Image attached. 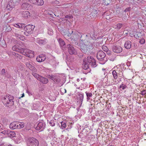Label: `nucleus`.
<instances>
[{
	"label": "nucleus",
	"mask_w": 146,
	"mask_h": 146,
	"mask_svg": "<svg viewBox=\"0 0 146 146\" xmlns=\"http://www.w3.org/2000/svg\"><path fill=\"white\" fill-rule=\"evenodd\" d=\"M80 49L81 50L86 54H90L93 51L94 46L91 42H88L86 44H81L80 46Z\"/></svg>",
	"instance_id": "obj_1"
},
{
	"label": "nucleus",
	"mask_w": 146,
	"mask_h": 146,
	"mask_svg": "<svg viewBox=\"0 0 146 146\" xmlns=\"http://www.w3.org/2000/svg\"><path fill=\"white\" fill-rule=\"evenodd\" d=\"M14 98L13 96L8 94L2 98V101L3 104L6 106L8 107L14 105Z\"/></svg>",
	"instance_id": "obj_2"
},
{
	"label": "nucleus",
	"mask_w": 146,
	"mask_h": 146,
	"mask_svg": "<svg viewBox=\"0 0 146 146\" xmlns=\"http://www.w3.org/2000/svg\"><path fill=\"white\" fill-rule=\"evenodd\" d=\"M28 146H38L39 142L38 140L35 138H29L27 140Z\"/></svg>",
	"instance_id": "obj_3"
},
{
	"label": "nucleus",
	"mask_w": 146,
	"mask_h": 146,
	"mask_svg": "<svg viewBox=\"0 0 146 146\" xmlns=\"http://www.w3.org/2000/svg\"><path fill=\"white\" fill-rule=\"evenodd\" d=\"M84 60L88 63L90 66L93 67H95L96 66L95 60L91 56H88L87 58H84Z\"/></svg>",
	"instance_id": "obj_4"
},
{
	"label": "nucleus",
	"mask_w": 146,
	"mask_h": 146,
	"mask_svg": "<svg viewBox=\"0 0 146 146\" xmlns=\"http://www.w3.org/2000/svg\"><path fill=\"white\" fill-rule=\"evenodd\" d=\"M35 27V25L31 24L28 25L25 27L24 30L26 31L24 33L25 35L28 36L29 35L31 34Z\"/></svg>",
	"instance_id": "obj_5"
},
{
	"label": "nucleus",
	"mask_w": 146,
	"mask_h": 146,
	"mask_svg": "<svg viewBox=\"0 0 146 146\" xmlns=\"http://www.w3.org/2000/svg\"><path fill=\"white\" fill-rule=\"evenodd\" d=\"M72 35V37H70V39L71 40H72L73 39L74 40H76L80 38V40L81 41L82 40L81 39V38L82 37V35H83V34L78 31H73V33Z\"/></svg>",
	"instance_id": "obj_6"
},
{
	"label": "nucleus",
	"mask_w": 146,
	"mask_h": 146,
	"mask_svg": "<svg viewBox=\"0 0 146 146\" xmlns=\"http://www.w3.org/2000/svg\"><path fill=\"white\" fill-rule=\"evenodd\" d=\"M68 50L69 53L71 55H76L77 54V51L72 45L68 44L67 46Z\"/></svg>",
	"instance_id": "obj_7"
},
{
	"label": "nucleus",
	"mask_w": 146,
	"mask_h": 146,
	"mask_svg": "<svg viewBox=\"0 0 146 146\" xmlns=\"http://www.w3.org/2000/svg\"><path fill=\"white\" fill-rule=\"evenodd\" d=\"M45 127V124L42 121L39 122L37 124L36 129L37 130H39V131H42Z\"/></svg>",
	"instance_id": "obj_8"
},
{
	"label": "nucleus",
	"mask_w": 146,
	"mask_h": 146,
	"mask_svg": "<svg viewBox=\"0 0 146 146\" xmlns=\"http://www.w3.org/2000/svg\"><path fill=\"white\" fill-rule=\"evenodd\" d=\"M96 56L98 60L102 61L103 60L106 56V54L102 50H100L97 52Z\"/></svg>",
	"instance_id": "obj_9"
},
{
	"label": "nucleus",
	"mask_w": 146,
	"mask_h": 146,
	"mask_svg": "<svg viewBox=\"0 0 146 146\" xmlns=\"http://www.w3.org/2000/svg\"><path fill=\"white\" fill-rule=\"evenodd\" d=\"M113 51L115 53H119L122 51L121 47L119 46H113L112 47Z\"/></svg>",
	"instance_id": "obj_10"
},
{
	"label": "nucleus",
	"mask_w": 146,
	"mask_h": 146,
	"mask_svg": "<svg viewBox=\"0 0 146 146\" xmlns=\"http://www.w3.org/2000/svg\"><path fill=\"white\" fill-rule=\"evenodd\" d=\"M25 65L29 69L32 71L33 72H36L37 70L29 62H27L25 63Z\"/></svg>",
	"instance_id": "obj_11"
},
{
	"label": "nucleus",
	"mask_w": 146,
	"mask_h": 146,
	"mask_svg": "<svg viewBox=\"0 0 146 146\" xmlns=\"http://www.w3.org/2000/svg\"><path fill=\"white\" fill-rule=\"evenodd\" d=\"M47 42V40L45 38L42 39L40 38H37L36 40V42L40 45H44L46 44Z\"/></svg>",
	"instance_id": "obj_12"
},
{
	"label": "nucleus",
	"mask_w": 146,
	"mask_h": 146,
	"mask_svg": "<svg viewBox=\"0 0 146 146\" xmlns=\"http://www.w3.org/2000/svg\"><path fill=\"white\" fill-rule=\"evenodd\" d=\"M58 41L61 48L64 50L66 47V45L63 40L59 38L58 39Z\"/></svg>",
	"instance_id": "obj_13"
},
{
	"label": "nucleus",
	"mask_w": 146,
	"mask_h": 146,
	"mask_svg": "<svg viewBox=\"0 0 146 146\" xmlns=\"http://www.w3.org/2000/svg\"><path fill=\"white\" fill-rule=\"evenodd\" d=\"M19 124L17 122H13L11 123L9 125V127L10 129H14L16 128H18Z\"/></svg>",
	"instance_id": "obj_14"
},
{
	"label": "nucleus",
	"mask_w": 146,
	"mask_h": 146,
	"mask_svg": "<svg viewBox=\"0 0 146 146\" xmlns=\"http://www.w3.org/2000/svg\"><path fill=\"white\" fill-rule=\"evenodd\" d=\"M46 58L45 56L43 54H41L37 57L36 60L38 62H41L44 61Z\"/></svg>",
	"instance_id": "obj_15"
},
{
	"label": "nucleus",
	"mask_w": 146,
	"mask_h": 146,
	"mask_svg": "<svg viewBox=\"0 0 146 146\" xmlns=\"http://www.w3.org/2000/svg\"><path fill=\"white\" fill-rule=\"evenodd\" d=\"M124 46L127 49H130L131 46V42L130 40L127 41L125 42Z\"/></svg>",
	"instance_id": "obj_16"
},
{
	"label": "nucleus",
	"mask_w": 146,
	"mask_h": 146,
	"mask_svg": "<svg viewBox=\"0 0 146 146\" xmlns=\"http://www.w3.org/2000/svg\"><path fill=\"white\" fill-rule=\"evenodd\" d=\"M3 30L7 32H10L11 31V29L9 25H5L3 26Z\"/></svg>",
	"instance_id": "obj_17"
},
{
	"label": "nucleus",
	"mask_w": 146,
	"mask_h": 146,
	"mask_svg": "<svg viewBox=\"0 0 146 146\" xmlns=\"http://www.w3.org/2000/svg\"><path fill=\"white\" fill-rule=\"evenodd\" d=\"M40 78L39 80L43 84H46L48 82V80L47 78L41 76L40 77Z\"/></svg>",
	"instance_id": "obj_18"
},
{
	"label": "nucleus",
	"mask_w": 146,
	"mask_h": 146,
	"mask_svg": "<svg viewBox=\"0 0 146 146\" xmlns=\"http://www.w3.org/2000/svg\"><path fill=\"white\" fill-rule=\"evenodd\" d=\"M20 49L19 52L25 56H29L28 54H26V49L22 48L21 47Z\"/></svg>",
	"instance_id": "obj_19"
},
{
	"label": "nucleus",
	"mask_w": 146,
	"mask_h": 146,
	"mask_svg": "<svg viewBox=\"0 0 146 146\" xmlns=\"http://www.w3.org/2000/svg\"><path fill=\"white\" fill-rule=\"evenodd\" d=\"M24 70V68L22 66L20 65L18 67H17L16 69L15 70V72L17 73H21V71H22Z\"/></svg>",
	"instance_id": "obj_20"
},
{
	"label": "nucleus",
	"mask_w": 146,
	"mask_h": 146,
	"mask_svg": "<svg viewBox=\"0 0 146 146\" xmlns=\"http://www.w3.org/2000/svg\"><path fill=\"white\" fill-rule=\"evenodd\" d=\"M117 71L118 76H119V77L122 78H124L123 73L121 68H119V69L117 70Z\"/></svg>",
	"instance_id": "obj_21"
},
{
	"label": "nucleus",
	"mask_w": 146,
	"mask_h": 146,
	"mask_svg": "<svg viewBox=\"0 0 146 146\" xmlns=\"http://www.w3.org/2000/svg\"><path fill=\"white\" fill-rule=\"evenodd\" d=\"M22 14L23 17L25 18H28L30 16V13L28 11H23Z\"/></svg>",
	"instance_id": "obj_22"
},
{
	"label": "nucleus",
	"mask_w": 146,
	"mask_h": 146,
	"mask_svg": "<svg viewBox=\"0 0 146 146\" xmlns=\"http://www.w3.org/2000/svg\"><path fill=\"white\" fill-rule=\"evenodd\" d=\"M23 9H26L27 8H30L31 5L28 3H23L21 5Z\"/></svg>",
	"instance_id": "obj_23"
},
{
	"label": "nucleus",
	"mask_w": 146,
	"mask_h": 146,
	"mask_svg": "<svg viewBox=\"0 0 146 146\" xmlns=\"http://www.w3.org/2000/svg\"><path fill=\"white\" fill-rule=\"evenodd\" d=\"M48 63L53 66H56L57 64L54 58L49 60Z\"/></svg>",
	"instance_id": "obj_24"
},
{
	"label": "nucleus",
	"mask_w": 146,
	"mask_h": 146,
	"mask_svg": "<svg viewBox=\"0 0 146 146\" xmlns=\"http://www.w3.org/2000/svg\"><path fill=\"white\" fill-rule=\"evenodd\" d=\"M83 63L82 68L86 70L89 68L90 65L84 60H83Z\"/></svg>",
	"instance_id": "obj_25"
},
{
	"label": "nucleus",
	"mask_w": 146,
	"mask_h": 146,
	"mask_svg": "<svg viewBox=\"0 0 146 146\" xmlns=\"http://www.w3.org/2000/svg\"><path fill=\"white\" fill-rule=\"evenodd\" d=\"M14 26L17 28H23L25 27V25L24 24L19 23L15 24Z\"/></svg>",
	"instance_id": "obj_26"
},
{
	"label": "nucleus",
	"mask_w": 146,
	"mask_h": 146,
	"mask_svg": "<svg viewBox=\"0 0 146 146\" xmlns=\"http://www.w3.org/2000/svg\"><path fill=\"white\" fill-rule=\"evenodd\" d=\"M15 133L13 131H9L8 136L10 137H13L15 136Z\"/></svg>",
	"instance_id": "obj_27"
},
{
	"label": "nucleus",
	"mask_w": 146,
	"mask_h": 146,
	"mask_svg": "<svg viewBox=\"0 0 146 146\" xmlns=\"http://www.w3.org/2000/svg\"><path fill=\"white\" fill-rule=\"evenodd\" d=\"M86 127L85 128L83 129V130L82 131V132H84V133L83 132V134H84V135H86L88 134V129H89V128L88 127V126L87 125H86Z\"/></svg>",
	"instance_id": "obj_28"
},
{
	"label": "nucleus",
	"mask_w": 146,
	"mask_h": 146,
	"mask_svg": "<svg viewBox=\"0 0 146 146\" xmlns=\"http://www.w3.org/2000/svg\"><path fill=\"white\" fill-rule=\"evenodd\" d=\"M20 48L18 45H16L13 47L12 49L13 51L19 52Z\"/></svg>",
	"instance_id": "obj_29"
},
{
	"label": "nucleus",
	"mask_w": 146,
	"mask_h": 146,
	"mask_svg": "<svg viewBox=\"0 0 146 146\" xmlns=\"http://www.w3.org/2000/svg\"><path fill=\"white\" fill-rule=\"evenodd\" d=\"M78 95V98L79 99L80 102V104H81L82 103L83 100L84 99L83 94H79Z\"/></svg>",
	"instance_id": "obj_30"
},
{
	"label": "nucleus",
	"mask_w": 146,
	"mask_h": 146,
	"mask_svg": "<svg viewBox=\"0 0 146 146\" xmlns=\"http://www.w3.org/2000/svg\"><path fill=\"white\" fill-rule=\"evenodd\" d=\"M36 2L35 3V4L38 5H42L44 3L43 0H36Z\"/></svg>",
	"instance_id": "obj_31"
},
{
	"label": "nucleus",
	"mask_w": 146,
	"mask_h": 146,
	"mask_svg": "<svg viewBox=\"0 0 146 146\" xmlns=\"http://www.w3.org/2000/svg\"><path fill=\"white\" fill-rule=\"evenodd\" d=\"M112 73L114 79H115L116 80L118 77L117 70H113L112 71Z\"/></svg>",
	"instance_id": "obj_32"
},
{
	"label": "nucleus",
	"mask_w": 146,
	"mask_h": 146,
	"mask_svg": "<svg viewBox=\"0 0 146 146\" xmlns=\"http://www.w3.org/2000/svg\"><path fill=\"white\" fill-rule=\"evenodd\" d=\"M123 24L122 23H118L115 26V29H117L118 30H119L123 27Z\"/></svg>",
	"instance_id": "obj_33"
},
{
	"label": "nucleus",
	"mask_w": 146,
	"mask_h": 146,
	"mask_svg": "<svg viewBox=\"0 0 146 146\" xmlns=\"http://www.w3.org/2000/svg\"><path fill=\"white\" fill-rule=\"evenodd\" d=\"M12 54L13 55H14L16 57H17V58H18L20 59H21L22 58V56L17 53H16L14 52H13Z\"/></svg>",
	"instance_id": "obj_34"
},
{
	"label": "nucleus",
	"mask_w": 146,
	"mask_h": 146,
	"mask_svg": "<svg viewBox=\"0 0 146 146\" xmlns=\"http://www.w3.org/2000/svg\"><path fill=\"white\" fill-rule=\"evenodd\" d=\"M35 72H33L32 73V74L33 76L34 77H35L37 79L39 80V78H40V77H41V76L39 75Z\"/></svg>",
	"instance_id": "obj_35"
},
{
	"label": "nucleus",
	"mask_w": 146,
	"mask_h": 146,
	"mask_svg": "<svg viewBox=\"0 0 146 146\" xmlns=\"http://www.w3.org/2000/svg\"><path fill=\"white\" fill-rule=\"evenodd\" d=\"M111 0H103V3L105 5L107 6L111 3Z\"/></svg>",
	"instance_id": "obj_36"
},
{
	"label": "nucleus",
	"mask_w": 146,
	"mask_h": 146,
	"mask_svg": "<svg viewBox=\"0 0 146 146\" xmlns=\"http://www.w3.org/2000/svg\"><path fill=\"white\" fill-rule=\"evenodd\" d=\"M19 124L18 128H21L25 126V124L23 122H18Z\"/></svg>",
	"instance_id": "obj_37"
},
{
	"label": "nucleus",
	"mask_w": 146,
	"mask_h": 146,
	"mask_svg": "<svg viewBox=\"0 0 146 146\" xmlns=\"http://www.w3.org/2000/svg\"><path fill=\"white\" fill-rule=\"evenodd\" d=\"M86 96H87V100H90V97H91L92 96V93L89 92H86Z\"/></svg>",
	"instance_id": "obj_38"
},
{
	"label": "nucleus",
	"mask_w": 146,
	"mask_h": 146,
	"mask_svg": "<svg viewBox=\"0 0 146 146\" xmlns=\"http://www.w3.org/2000/svg\"><path fill=\"white\" fill-rule=\"evenodd\" d=\"M26 54H28V56H27V57H30V54H33V53L34 52H33L31 50H29V49H26Z\"/></svg>",
	"instance_id": "obj_39"
},
{
	"label": "nucleus",
	"mask_w": 146,
	"mask_h": 146,
	"mask_svg": "<svg viewBox=\"0 0 146 146\" xmlns=\"http://www.w3.org/2000/svg\"><path fill=\"white\" fill-rule=\"evenodd\" d=\"M61 128L63 129L65 128L66 126V123L65 122L62 121L61 123Z\"/></svg>",
	"instance_id": "obj_40"
},
{
	"label": "nucleus",
	"mask_w": 146,
	"mask_h": 146,
	"mask_svg": "<svg viewBox=\"0 0 146 146\" xmlns=\"http://www.w3.org/2000/svg\"><path fill=\"white\" fill-rule=\"evenodd\" d=\"M127 87V86L126 85L122 84L119 87V88H122V90H124Z\"/></svg>",
	"instance_id": "obj_41"
},
{
	"label": "nucleus",
	"mask_w": 146,
	"mask_h": 146,
	"mask_svg": "<svg viewBox=\"0 0 146 146\" xmlns=\"http://www.w3.org/2000/svg\"><path fill=\"white\" fill-rule=\"evenodd\" d=\"M9 130H4L1 132V133L4 134L5 135H6L7 136H8L9 131Z\"/></svg>",
	"instance_id": "obj_42"
},
{
	"label": "nucleus",
	"mask_w": 146,
	"mask_h": 146,
	"mask_svg": "<svg viewBox=\"0 0 146 146\" xmlns=\"http://www.w3.org/2000/svg\"><path fill=\"white\" fill-rule=\"evenodd\" d=\"M0 45L4 48H5L7 46V45L6 44V43L4 41H3L1 42L0 43Z\"/></svg>",
	"instance_id": "obj_43"
},
{
	"label": "nucleus",
	"mask_w": 146,
	"mask_h": 146,
	"mask_svg": "<svg viewBox=\"0 0 146 146\" xmlns=\"http://www.w3.org/2000/svg\"><path fill=\"white\" fill-rule=\"evenodd\" d=\"M0 146H11V145L7 144L5 142H3L0 143Z\"/></svg>",
	"instance_id": "obj_44"
},
{
	"label": "nucleus",
	"mask_w": 146,
	"mask_h": 146,
	"mask_svg": "<svg viewBox=\"0 0 146 146\" xmlns=\"http://www.w3.org/2000/svg\"><path fill=\"white\" fill-rule=\"evenodd\" d=\"M49 124L52 126L53 127L55 126V121L54 120H51L49 122Z\"/></svg>",
	"instance_id": "obj_45"
},
{
	"label": "nucleus",
	"mask_w": 146,
	"mask_h": 146,
	"mask_svg": "<svg viewBox=\"0 0 146 146\" xmlns=\"http://www.w3.org/2000/svg\"><path fill=\"white\" fill-rule=\"evenodd\" d=\"M47 76L48 78H50L53 80H54L55 77V76L52 75H48Z\"/></svg>",
	"instance_id": "obj_46"
},
{
	"label": "nucleus",
	"mask_w": 146,
	"mask_h": 146,
	"mask_svg": "<svg viewBox=\"0 0 146 146\" xmlns=\"http://www.w3.org/2000/svg\"><path fill=\"white\" fill-rule=\"evenodd\" d=\"M73 31L71 30V31H68V34L67 35L68 36V37L71 36V37L72 38V35H73Z\"/></svg>",
	"instance_id": "obj_47"
},
{
	"label": "nucleus",
	"mask_w": 146,
	"mask_h": 146,
	"mask_svg": "<svg viewBox=\"0 0 146 146\" xmlns=\"http://www.w3.org/2000/svg\"><path fill=\"white\" fill-rule=\"evenodd\" d=\"M102 48L104 51L106 52L108 50V48L106 46H103L102 47Z\"/></svg>",
	"instance_id": "obj_48"
},
{
	"label": "nucleus",
	"mask_w": 146,
	"mask_h": 146,
	"mask_svg": "<svg viewBox=\"0 0 146 146\" xmlns=\"http://www.w3.org/2000/svg\"><path fill=\"white\" fill-rule=\"evenodd\" d=\"M53 81L55 82H60V80L59 78V77L55 76Z\"/></svg>",
	"instance_id": "obj_49"
},
{
	"label": "nucleus",
	"mask_w": 146,
	"mask_h": 146,
	"mask_svg": "<svg viewBox=\"0 0 146 146\" xmlns=\"http://www.w3.org/2000/svg\"><path fill=\"white\" fill-rule=\"evenodd\" d=\"M65 17L68 19H71L72 18V17L71 15H67L65 16Z\"/></svg>",
	"instance_id": "obj_50"
},
{
	"label": "nucleus",
	"mask_w": 146,
	"mask_h": 146,
	"mask_svg": "<svg viewBox=\"0 0 146 146\" xmlns=\"http://www.w3.org/2000/svg\"><path fill=\"white\" fill-rule=\"evenodd\" d=\"M1 73L2 75H5L6 72H5V70L4 69H3L1 71Z\"/></svg>",
	"instance_id": "obj_51"
},
{
	"label": "nucleus",
	"mask_w": 146,
	"mask_h": 146,
	"mask_svg": "<svg viewBox=\"0 0 146 146\" xmlns=\"http://www.w3.org/2000/svg\"><path fill=\"white\" fill-rule=\"evenodd\" d=\"M81 44H80L79 43L77 42H76L75 43V46H76L78 48L80 49V46Z\"/></svg>",
	"instance_id": "obj_52"
},
{
	"label": "nucleus",
	"mask_w": 146,
	"mask_h": 146,
	"mask_svg": "<svg viewBox=\"0 0 146 146\" xmlns=\"http://www.w3.org/2000/svg\"><path fill=\"white\" fill-rule=\"evenodd\" d=\"M19 39L22 40H24L25 39V38L24 36L21 35L20 36Z\"/></svg>",
	"instance_id": "obj_53"
},
{
	"label": "nucleus",
	"mask_w": 146,
	"mask_h": 146,
	"mask_svg": "<svg viewBox=\"0 0 146 146\" xmlns=\"http://www.w3.org/2000/svg\"><path fill=\"white\" fill-rule=\"evenodd\" d=\"M20 1V0H13L12 2L13 3L16 4L17 3H19Z\"/></svg>",
	"instance_id": "obj_54"
},
{
	"label": "nucleus",
	"mask_w": 146,
	"mask_h": 146,
	"mask_svg": "<svg viewBox=\"0 0 146 146\" xmlns=\"http://www.w3.org/2000/svg\"><path fill=\"white\" fill-rule=\"evenodd\" d=\"M146 94V90H144L142 91L141 92V94L143 96Z\"/></svg>",
	"instance_id": "obj_55"
},
{
	"label": "nucleus",
	"mask_w": 146,
	"mask_h": 146,
	"mask_svg": "<svg viewBox=\"0 0 146 146\" xmlns=\"http://www.w3.org/2000/svg\"><path fill=\"white\" fill-rule=\"evenodd\" d=\"M31 3L35 4V3H36V0H28Z\"/></svg>",
	"instance_id": "obj_56"
},
{
	"label": "nucleus",
	"mask_w": 146,
	"mask_h": 146,
	"mask_svg": "<svg viewBox=\"0 0 146 146\" xmlns=\"http://www.w3.org/2000/svg\"><path fill=\"white\" fill-rule=\"evenodd\" d=\"M49 30H48V33L50 35H52L53 34V31L52 29H51V31L49 32Z\"/></svg>",
	"instance_id": "obj_57"
},
{
	"label": "nucleus",
	"mask_w": 146,
	"mask_h": 146,
	"mask_svg": "<svg viewBox=\"0 0 146 146\" xmlns=\"http://www.w3.org/2000/svg\"><path fill=\"white\" fill-rule=\"evenodd\" d=\"M53 3L56 5H58L59 3V2L57 0H55L54 1Z\"/></svg>",
	"instance_id": "obj_58"
},
{
	"label": "nucleus",
	"mask_w": 146,
	"mask_h": 146,
	"mask_svg": "<svg viewBox=\"0 0 146 146\" xmlns=\"http://www.w3.org/2000/svg\"><path fill=\"white\" fill-rule=\"evenodd\" d=\"M15 36L17 38H19V37H20V36L21 35L18 34H17V33H15Z\"/></svg>",
	"instance_id": "obj_59"
},
{
	"label": "nucleus",
	"mask_w": 146,
	"mask_h": 146,
	"mask_svg": "<svg viewBox=\"0 0 146 146\" xmlns=\"http://www.w3.org/2000/svg\"><path fill=\"white\" fill-rule=\"evenodd\" d=\"M145 40L143 39H142L141 40H140V42L141 44H143L144 43H145Z\"/></svg>",
	"instance_id": "obj_60"
},
{
	"label": "nucleus",
	"mask_w": 146,
	"mask_h": 146,
	"mask_svg": "<svg viewBox=\"0 0 146 146\" xmlns=\"http://www.w3.org/2000/svg\"><path fill=\"white\" fill-rule=\"evenodd\" d=\"M91 38L92 39L94 40L96 38H98V37H95V36H93V35H92V36H91Z\"/></svg>",
	"instance_id": "obj_61"
},
{
	"label": "nucleus",
	"mask_w": 146,
	"mask_h": 146,
	"mask_svg": "<svg viewBox=\"0 0 146 146\" xmlns=\"http://www.w3.org/2000/svg\"><path fill=\"white\" fill-rule=\"evenodd\" d=\"M86 36L88 37H91V35L90 34H88V35H86Z\"/></svg>",
	"instance_id": "obj_62"
},
{
	"label": "nucleus",
	"mask_w": 146,
	"mask_h": 146,
	"mask_svg": "<svg viewBox=\"0 0 146 146\" xmlns=\"http://www.w3.org/2000/svg\"><path fill=\"white\" fill-rule=\"evenodd\" d=\"M74 10V11H73L74 14V12L75 13H76V11H77V10Z\"/></svg>",
	"instance_id": "obj_63"
},
{
	"label": "nucleus",
	"mask_w": 146,
	"mask_h": 146,
	"mask_svg": "<svg viewBox=\"0 0 146 146\" xmlns=\"http://www.w3.org/2000/svg\"><path fill=\"white\" fill-rule=\"evenodd\" d=\"M72 4H68V5L69 6H71V7H72V8H71L72 9Z\"/></svg>",
	"instance_id": "obj_64"
}]
</instances>
